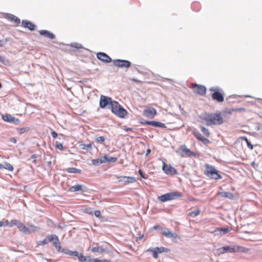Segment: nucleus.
Here are the masks:
<instances>
[{
	"label": "nucleus",
	"instance_id": "423d86ee",
	"mask_svg": "<svg viewBox=\"0 0 262 262\" xmlns=\"http://www.w3.org/2000/svg\"><path fill=\"white\" fill-rule=\"evenodd\" d=\"M192 89L194 93L203 96L205 94L206 88L205 86L198 84L196 83H192Z\"/></svg>",
	"mask_w": 262,
	"mask_h": 262
},
{
	"label": "nucleus",
	"instance_id": "39448f33",
	"mask_svg": "<svg viewBox=\"0 0 262 262\" xmlns=\"http://www.w3.org/2000/svg\"><path fill=\"white\" fill-rule=\"evenodd\" d=\"M114 101L111 97L101 95L100 99V107L101 108H104L108 105H110L111 108L112 107V103Z\"/></svg>",
	"mask_w": 262,
	"mask_h": 262
},
{
	"label": "nucleus",
	"instance_id": "de8ad7c7",
	"mask_svg": "<svg viewBox=\"0 0 262 262\" xmlns=\"http://www.w3.org/2000/svg\"><path fill=\"white\" fill-rule=\"evenodd\" d=\"M71 46L76 49H80L82 48L81 45L77 43H73L71 44Z\"/></svg>",
	"mask_w": 262,
	"mask_h": 262
},
{
	"label": "nucleus",
	"instance_id": "f3484780",
	"mask_svg": "<svg viewBox=\"0 0 262 262\" xmlns=\"http://www.w3.org/2000/svg\"><path fill=\"white\" fill-rule=\"evenodd\" d=\"M219 254H222L226 252L233 253L235 252L234 246H226L220 248L217 250Z\"/></svg>",
	"mask_w": 262,
	"mask_h": 262
},
{
	"label": "nucleus",
	"instance_id": "f704fd0d",
	"mask_svg": "<svg viewBox=\"0 0 262 262\" xmlns=\"http://www.w3.org/2000/svg\"><path fill=\"white\" fill-rule=\"evenodd\" d=\"M99 247H94L92 248V251L94 252H99L100 253H102L104 251V249H103L102 247H101L100 251L99 250Z\"/></svg>",
	"mask_w": 262,
	"mask_h": 262
},
{
	"label": "nucleus",
	"instance_id": "bf43d9fd",
	"mask_svg": "<svg viewBox=\"0 0 262 262\" xmlns=\"http://www.w3.org/2000/svg\"><path fill=\"white\" fill-rule=\"evenodd\" d=\"M100 214H101V213H100V212L99 211H98V210H96V211H94V215H95L96 217H99V216H100Z\"/></svg>",
	"mask_w": 262,
	"mask_h": 262
},
{
	"label": "nucleus",
	"instance_id": "338daca9",
	"mask_svg": "<svg viewBox=\"0 0 262 262\" xmlns=\"http://www.w3.org/2000/svg\"><path fill=\"white\" fill-rule=\"evenodd\" d=\"M31 158L35 160L37 158V156L36 155H33L31 156Z\"/></svg>",
	"mask_w": 262,
	"mask_h": 262
},
{
	"label": "nucleus",
	"instance_id": "a19ab883",
	"mask_svg": "<svg viewBox=\"0 0 262 262\" xmlns=\"http://www.w3.org/2000/svg\"><path fill=\"white\" fill-rule=\"evenodd\" d=\"M30 129V128L29 127H25L23 128H17V130L18 131V133L19 134H22L26 132H27Z\"/></svg>",
	"mask_w": 262,
	"mask_h": 262
},
{
	"label": "nucleus",
	"instance_id": "2eb2a0df",
	"mask_svg": "<svg viewBox=\"0 0 262 262\" xmlns=\"http://www.w3.org/2000/svg\"><path fill=\"white\" fill-rule=\"evenodd\" d=\"M88 190L87 187L82 184H78L71 186L69 191L71 192H76L81 191L82 192H86Z\"/></svg>",
	"mask_w": 262,
	"mask_h": 262
},
{
	"label": "nucleus",
	"instance_id": "b1692460",
	"mask_svg": "<svg viewBox=\"0 0 262 262\" xmlns=\"http://www.w3.org/2000/svg\"><path fill=\"white\" fill-rule=\"evenodd\" d=\"M125 183H132L135 182L137 180L133 177H123V179L121 180Z\"/></svg>",
	"mask_w": 262,
	"mask_h": 262
},
{
	"label": "nucleus",
	"instance_id": "5701e85b",
	"mask_svg": "<svg viewBox=\"0 0 262 262\" xmlns=\"http://www.w3.org/2000/svg\"><path fill=\"white\" fill-rule=\"evenodd\" d=\"M18 228L19 231L25 234H29V231L28 230V227H27L23 223L20 222L19 223Z\"/></svg>",
	"mask_w": 262,
	"mask_h": 262
},
{
	"label": "nucleus",
	"instance_id": "c756f323",
	"mask_svg": "<svg viewBox=\"0 0 262 262\" xmlns=\"http://www.w3.org/2000/svg\"><path fill=\"white\" fill-rule=\"evenodd\" d=\"M155 248L157 251L158 254H160L164 252H167L168 251H169L168 249L165 248L164 247H156Z\"/></svg>",
	"mask_w": 262,
	"mask_h": 262
},
{
	"label": "nucleus",
	"instance_id": "69168bd1",
	"mask_svg": "<svg viewBox=\"0 0 262 262\" xmlns=\"http://www.w3.org/2000/svg\"><path fill=\"white\" fill-rule=\"evenodd\" d=\"M10 141L12 142H13L14 143H16V140L14 138H12L10 140Z\"/></svg>",
	"mask_w": 262,
	"mask_h": 262
},
{
	"label": "nucleus",
	"instance_id": "774afa93",
	"mask_svg": "<svg viewBox=\"0 0 262 262\" xmlns=\"http://www.w3.org/2000/svg\"><path fill=\"white\" fill-rule=\"evenodd\" d=\"M4 61V58L0 56V62H3Z\"/></svg>",
	"mask_w": 262,
	"mask_h": 262
},
{
	"label": "nucleus",
	"instance_id": "58836bf2",
	"mask_svg": "<svg viewBox=\"0 0 262 262\" xmlns=\"http://www.w3.org/2000/svg\"><path fill=\"white\" fill-rule=\"evenodd\" d=\"M81 148L82 149L86 150H89L91 149L92 148V145L91 144H81Z\"/></svg>",
	"mask_w": 262,
	"mask_h": 262
},
{
	"label": "nucleus",
	"instance_id": "cd10ccee",
	"mask_svg": "<svg viewBox=\"0 0 262 262\" xmlns=\"http://www.w3.org/2000/svg\"><path fill=\"white\" fill-rule=\"evenodd\" d=\"M66 171L69 173H81V172L80 169L74 167L67 168Z\"/></svg>",
	"mask_w": 262,
	"mask_h": 262
},
{
	"label": "nucleus",
	"instance_id": "6e6d98bb",
	"mask_svg": "<svg viewBox=\"0 0 262 262\" xmlns=\"http://www.w3.org/2000/svg\"><path fill=\"white\" fill-rule=\"evenodd\" d=\"M8 40L6 39L4 40H0V47H2L4 46V44L8 42Z\"/></svg>",
	"mask_w": 262,
	"mask_h": 262
},
{
	"label": "nucleus",
	"instance_id": "6ab92c4d",
	"mask_svg": "<svg viewBox=\"0 0 262 262\" xmlns=\"http://www.w3.org/2000/svg\"><path fill=\"white\" fill-rule=\"evenodd\" d=\"M21 25L23 27L27 28L31 31L34 30L35 28V25L27 20H23Z\"/></svg>",
	"mask_w": 262,
	"mask_h": 262
},
{
	"label": "nucleus",
	"instance_id": "9b49d317",
	"mask_svg": "<svg viewBox=\"0 0 262 262\" xmlns=\"http://www.w3.org/2000/svg\"><path fill=\"white\" fill-rule=\"evenodd\" d=\"M162 168H163V171L167 174H170L174 175V174H177L178 173V172L174 167H173L171 166H168L165 163H163Z\"/></svg>",
	"mask_w": 262,
	"mask_h": 262
},
{
	"label": "nucleus",
	"instance_id": "bb28decb",
	"mask_svg": "<svg viewBox=\"0 0 262 262\" xmlns=\"http://www.w3.org/2000/svg\"><path fill=\"white\" fill-rule=\"evenodd\" d=\"M19 223L20 221L15 219L11 220L10 222L7 220V223L8 224L7 226L13 227V226H16L18 227Z\"/></svg>",
	"mask_w": 262,
	"mask_h": 262
},
{
	"label": "nucleus",
	"instance_id": "aec40b11",
	"mask_svg": "<svg viewBox=\"0 0 262 262\" xmlns=\"http://www.w3.org/2000/svg\"><path fill=\"white\" fill-rule=\"evenodd\" d=\"M39 32L41 35L46 36L47 37L51 39H53L55 38V36L49 31L42 30L39 31Z\"/></svg>",
	"mask_w": 262,
	"mask_h": 262
},
{
	"label": "nucleus",
	"instance_id": "e2e57ef3",
	"mask_svg": "<svg viewBox=\"0 0 262 262\" xmlns=\"http://www.w3.org/2000/svg\"><path fill=\"white\" fill-rule=\"evenodd\" d=\"M130 80L132 81H135V82H137V83L141 82V81L140 80L136 79L135 78H132V79H130Z\"/></svg>",
	"mask_w": 262,
	"mask_h": 262
},
{
	"label": "nucleus",
	"instance_id": "ddd939ff",
	"mask_svg": "<svg viewBox=\"0 0 262 262\" xmlns=\"http://www.w3.org/2000/svg\"><path fill=\"white\" fill-rule=\"evenodd\" d=\"M97 57L98 59L104 63H109L112 61L111 58L103 52L98 53L97 54Z\"/></svg>",
	"mask_w": 262,
	"mask_h": 262
},
{
	"label": "nucleus",
	"instance_id": "c9c22d12",
	"mask_svg": "<svg viewBox=\"0 0 262 262\" xmlns=\"http://www.w3.org/2000/svg\"><path fill=\"white\" fill-rule=\"evenodd\" d=\"M220 230L221 231V232L220 233L221 236L228 233L230 231L228 228H220Z\"/></svg>",
	"mask_w": 262,
	"mask_h": 262
},
{
	"label": "nucleus",
	"instance_id": "a18cd8bd",
	"mask_svg": "<svg viewBox=\"0 0 262 262\" xmlns=\"http://www.w3.org/2000/svg\"><path fill=\"white\" fill-rule=\"evenodd\" d=\"M235 252H245V248L241 246L234 247Z\"/></svg>",
	"mask_w": 262,
	"mask_h": 262
},
{
	"label": "nucleus",
	"instance_id": "5fc2aeb1",
	"mask_svg": "<svg viewBox=\"0 0 262 262\" xmlns=\"http://www.w3.org/2000/svg\"><path fill=\"white\" fill-rule=\"evenodd\" d=\"M140 176H141V177H142V178L144 179H147V177H145V174L143 173V172L141 170H139V171H138Z\"/></svg>",
	"mask_w": 262,
	"mask_h": 262
},
{
	"label": "nucleus",
	"instance_id": "79ce46f5",
	"mask_svg": "<svg viewBox=\"0 0 262 262\" xmlns=\"http://www.w3.org/2000/svg\"><path fill=\"white\" fill-rule=\"evenodd\" d=\"M243 139L246 141L248 147L250 149H252L253 148V145L250 143V142L248 140V138L246 137H243Z\"/></svg>",
	"mask_w": 262,
	"mask_h": 262
},
{
	"label": "nucleus",
	"instance_id": "4d7b16f0",
	"mask_svg": "<svg viewBox=\"0 0 262 262\" xmlns=\"http://www.w3.org/2000/svg\"><path fill=\"white\" fill-rule=\"evenodd\" d=\"M51 135H52V137L54 138H56L58 136L57 133L55 131H52L51 132Z\"/></svg>",
	"mask_w": 262,
	"mask_h": 262
},
{
	"label": "nucleus",
	"instance_id": "37998d69",
	"mask_svg": "<svg viewBox=\"0 0 262 262\" xmlns=\"http://www.w3.org/2000/svg\"><path fill=\"white\" fill-rule=\"evenodd\" d=\"M92 163L95 165H99L103 163V161H102V159H100L99 158H98L97 159L93 160Z\"/></svg>",
	"mask_w": 262,
	"mask_h": 262
},
{
	"label": "nucleus",
	"instance_id": "ea45409f",
	"mask_svg": "<svg viewBox=\"0 0 262 262\" xmlns=\"http://www.w3.org/2000/svg\"><path fill=\"white\" fill-rule=\"evenodd\" d=\"M49 243L47 240V237H46L43 240L40 241L38 242V246H43L46 244H48Z\"/></svg>",
	"mask_w": 262,
	"mask_h": 262
},
{
	"label": "nucleus",
	"instance_id": "49530a36",
	"mask_svg": "<svg viewBox=\"0 0 262 262\" xmlns=\"http://www.w3.org/2000/svg\"><path fill=\"white\" fill-rule=\"evenodd\" d=\"M117 160V158L116 157H112L107 156V162H115Z\"/></svg>",
	"mask_w": 262,
	"mask_h": 262
},
{
	"label": "nucleus",
	"instance_id": "680f3d73",
	"mask_svg": "<svg viewBox=\"0 0 262 262\" xmlns=\"http://www.w3.org/2000/svg\"><path fill=\"white\" fill-rule=\"evenodd\" d=\"M151 152L150 149H147L145 154V156L147 157Z\"/></svg>",
	"mask_w": 262,
	"mask_h": 262
},
{
	"label": "nucleus",
	"instance_id": "72a5a7b5",
	"mask_svg": "<svg viewBox=\"0 0 262 262\" xmlns=\"http://www.w3.org/2000/svg\"><path fill=\"white\" fill-rule=\"evenodd\" d=\"M3 168L8 169L9 171H12L13 170V166L9 163H5L4 165H3Z\"/></svg>",
	"mask_w": 262,
	"mask_h": 262
},
{
	"label": "nucleus",
	"instance_id": "393cba45",
	"mask_svg": "<svg viewBox=\"0 0 262 262\" xmlns=\"http://www.w3.org/2000/svg\"><path fill=\"white\" fill-rule=\"evenodd\" d=\"M62 253H64L66 254L76 257L78 256L79 253L77 251H72L68 249H63V251H62Z\"/></svg>",
	"mask_w": 262,
	"mask_h": 262
},
{
	"label": "nucleus",
	"instance_id": "f8f14e48",
	"mask_svg": "<svg viewBox=\"0 0 262 262\" xmlns=\"http://www.w3.org/2000/svg\"><path fill=\"white\" fill-rule=\"evenodd\" d=\"M141 124L144 125H152L156 127H160L162 128H166V126L164 123L156 121H144L142 122Z\"/></svg>",
	"mask_w": 262,
	"mask_h": 262
},
{
	"label": "nucleus",
	"instance_id": "a878e982",
	"mask_svg": "<svg viewBox=\"0 0 262 262\" xmlns=\"http://www.w3.org/2000/svg\"><path fill=\"white\" fill-rule=\"evenodd\" d=\"M221 194L222 197L227 198L230 200H233L234 199V195L231 192L224 191L221 192Z\"/></svg>",
	"mask_w": 262,
	"mask_h": 262
},
{
	"label": "nucleus",
	"instance_id": "dca6fc26",
	"mask_svg": "<svg viewBox=\"0 0 262 262\" xmlns=\"http://www.w3.org/2000/svg\"><path fill=\"white\" fill-rule=\"evenodd\" d=\"M192 134L198 140L202 142L204 144L207 145L210 143L209 140L203 137L198 130H194L192 132Z\"/></svg>",
	"mask_w": 262,
	"mask_h": 262
},
{
	"label": "nucleus",
	"instance_id": "473e14b6",
	"mask_svg": "<svg viewBox=\"0 0 262 262\" xmlns=\"http://www.w3.org/2000/svg\"><path fill=\"white\" fill-rule=\"evenodd\" d=\"M200 212H201V211L200 209H196V210H193V211H191L190 212H189V215H190L193 217H195L196 216H198L200 213Z\"/></svg>",
	"mask_w": 262,
	"mask_h": 262
},
{
	"label": "nucleus",
	"instance_id": "864d4df0",
	"mask_svg": "<svg viewBox=\"0 0 262 262\" xmlns=\"http://www.w3.org/2000/svg\"><path fill=\"white\" fill-rule=\"evenodd\" d=\"M153 228L155 229H159L161 231V232L163 230L164 228L159 226V225H155L153 227Z\"/></svg>",
	"mask_w": 262,
	"mask_h": 262
},
{
	"label": "nucleus",
	"instance_id": "09e8293b",
	"mask_svg": "<svg viewBox=\"0 0 262 262\" xmlns=\"http://www.w3.org/2000/svg\"><path fill=\"white\" fill-rule=\"evenodd\" d=\"M56 147L60 150H62L63 149L62 144L57 141L56 142Z\"/></svg>",
	"mask_w": 262,
	"mask_h": 262
},
{
	"label": "nucleus",
	"instance_id": "c85d7f7f",
	"mask_svg": "<svg viewBox=\"0 0 262 262\" xmlns=\"http://www.w3.org/2000/svg\"><path fill=\"white\" fill-rule=\"evenodd\" d=\"M57 236H58L56 235V234H49L46 237L47 238L48 243H49V242L53 243L55 239L57 240L56 237Z\"/></svg>",
	"mask_w": 262,
	"mask_h": 262
},
{
	"label": "nucleus",
	"instance_id": "4be33fe9",
	"mask_svg": "<svg viewBox=\"0 0 262 262\" xmlns=\"http://www.w3.org/2000/svg\"><path fill=\"white\" fill-rule=\"evenodd\" d=\"M7 18L9 20L14 21L16 26L20 23V19L13 14H8Z\"/></svg>",
	"mask_w": 262,
	"mask_h": 262
},
{
	"label": "nucleus",
	"instance_id": "0e129e2a",
	"mask_svg": "<svg viewBox=\"0 0 262 262\" xmlns=\"http://www.w3.org/2000/svg\"><path fill=\"white\" fill-rule=\"evenodd\" d=\"M143 237V235H142L137 238V241H140L142 239Z\"/></svg>",
	"mask_w": 262,
	"mask_h": 262
},
{
	"label": "nucleus",
	"instance_id": "7c9ffc66",
	"mask_svg": "<svg viewBox=\"0 0 262 262\" xmlns=\"http://www.w3.org/2000/svg\"><path fill=\"white\" fill-rule=\"evenodd\" d=\"M201 132L203 133V134L207 137H209L210 136V132L209 130L204 126L200 127Z\"/></svg>",
	"mask_w": 262,
	"mask_h": 262
},
{
	"label": "nucleus",
	"instance_id": "9d476101",
	"mask_svg": "<svg viewBox=\"0 0 262 262\" xmlns=\"http://www.w3.org/2000/svg\"><path fill=\"white\" fill-rule=\"evenodd\" d=\"M2 119L6 122L12 123L15 124H18L20 123V120L12 116L10 114H6L5 115H3Z\"/></svg>",
	"mask_w": 262,
	"mask_h": 262
},
{
	"label": "nucleus",
	"instance_id": "13d9d810",
	"mask_svg": "<svg viewBox=\"0 0 262 262\" xmlns=\"http://www.w3.org/2000/svg\"><path fill=\"white\" fill-rule=\"evenodd\" d=\"M107 156H104L103 157H101L99 159H102V161H103V163H105L106 162H107Z\"/></svg>",
	"mask_w": 262,
	"mask_h": 262
},
{
	"label": "nucleus",
	"instance_id": "c03bdc74",
	"mask_svg": "<svg viewBox=\"0 0 262 262\" xmlns=\"http://www.w3.org/2000/svg\"><path fill=\"white\" fill-rule=\"evenodd\" d=\"M38 228L36 226L34 225H31L29 227H28V230L29 231V234L32 232H35L37 231Z\"/></svg>",
	"mask_w": 262,
	"mask_h": 262
},
{
	"label": "nucleus",
	"instance_id": "e433bc0d",
	"mask_svg": "<svg viewBox=\"0 0 262 262\" xmlns=\"http://www.w3.org/2000/svg\"><path fill=\"white\" fill-rule=\"evenodd\" d=\"M105 140V138L103 136H100L97 137L95 141L98 144H102Z\"/></svg>",
	"mask_w": 262,
	"mask_h": 262
},
{
	"label": "nucleus",
	"instance_id": "2f4dec72",
	"mask_svg": "<svg viewBox=\"0 0 262 262\" xmlns=\"http://www.w3.org/2000/svg\"><path fill=\"white\" fill-rule=\"evenodd\" d=\"M149 251H151L152 252V257L154 258H157L158 257V253L155 248H150L147 250V252H149Z\"/></svg>",
	"mask_w": 262,
	"mask_h": 262
},
{
	"label": "nucleus",
	"instance_id": "1a4fd4ad",
	"mask_svg": "<svg viewBox=\"0 0 262 262\" xmlns=\"http://www.w3.org/2000/svg\"><path fill=\"white\" fill-rule=\"evenodd\" d=\"M157 114V111L154 107H148L145 109L143 115L150 119H153Z\"/></svg>",
	"mask_w": 262,
	"mask_h": 262
},
{
	"label": "nucleus",
	"instance_id": "4468645a",
	"mask_svg": "<svg viewBox=\"0 0 262 262\" xmlns=\"http://www.w3.org/2000/svg\"><path fill=\"white\" fill-rule=\"evenodd\" d=\"M161 234L166 237L171 239H175L178 237V235L176 233L171 232L170 229L167 228H164L163 230L161 232Z\"/></svg>",
	"mask_w": 262,
	"mask_h": 262
},
{
	"label": "nucleus",
	"instance_id": "412c9836",
	"mask_svg": "<svg viewBox=\"0 0 262 262\" xmlns=\"http://www.w3.org/2000/svg\"><path fill=\"white\" fill-rule=\"evenodd\" d=\"M56 239L57 241H55V239L54 242L52 243V244L58 252H62V251H63V249H62L61 247V244L58 236L56 237Z\"/></svg>",
	"mask_w": 262,
	"mask_h": 262
},
{
	"label": "nucleus",
	"instance_id": "a211bd4d",
	"mask_svg": "<svg viewBox=\"0 0 262 262\" xmlns=\"http://www.w3.org/2000/svg\"><path fill=\"white\" fill-rule=\"evenodd\" d=\"M212 98L213 100H215L219 102H222L224 100L223 95L217 91H215L212 94Z\"/></svg>",
	"mask_w": 262,
	"mask_h": 262
},
{
	"label": "nucleus",
	"instance_id": "f257e3e1",
	"mask_svg": "<svg viewBox=\"0 0 262 262\" xmlns=\"http://www.w3.org/2000/svg\"><path fill=\"white\" fill-rule=\"evenodd\" d=\"M199 121L207 126L219 125L224 123V119L221 113H202L199 116Z\"/></svg>",
	"mask_w": 262,
	"mask_h": 262
},
{
	"label": "nucleus",
	"instance_id": "4c0bfd02",
	"mask_svg": "<svg viewBox=\"0 0 262 262\" xmlns=\"http://www.w3.org/2000/svg\"><path fill=\"white\" fill-rule=\"evenodd\" d=\"M78 259H79V260L81 262H86V260L87 259L86 258V256H84L82 254L80 253H78V256H77Z\"/></svg>",
	"mask_w": 262,
	"mask_h": 262
},
{
	"label": "nucleus",
	"instance_id": "0eeeda50",
	"mask_svg": "<svg viewBox=\"0 0 262 262\" xmlns=\"http://www.w3.org/2000/svg\"><path fill=\"white\" fill-rule=\"evenodd\" d=\"M179 150L181 156L183 157H190L195 156L193 152L187 148L185 145L181 146Z\"/></svg>",
	"mask_w": 262,
	"mask_h": 262
},
{
	"label": "nucleus",
	"instance_id": "3c124183",
	"mask_svg": "<svg viewBox=\"0 0 262 262\" xmlns=\"http://www.w3.org/2000/svg\"><path fill=\"white\" fill-rule=\"evenodd\" d=\"M86 258L87 262H94V260L97 259V258H91L90 256H86Z\"/></svg>",
	"mask_w": 262,
	"mask_h": 262
},
{
	"label": "nucleus",
	"instance_id": "6e6552de",
	"mask_svg": "<svg viewBox=\"0 0 262 262\" xmlns=\"http://www.w3.org/2000/svg\"><path fill=\"white\" fill-rule=\"evenodd\" d=\"M114 62L116 67L121 68H128L131 66V62L127 60L116 59L114 61Z\"/></svg>",
	"mask_w": 262,
	"mask_h": 262
},
{
	"label": "nucleus",
	"instance_id": "052dcab7",
	"mask_svg": "<svg viewBox=\"0 0 262 262\" xmlns=\"http://www.w3.org/2000/svg\"><path fill=\"white\" fill-rule=\"evenodd\" d=\"M123 128L126 132L132 131L133 130V129L132 128L127 127L126 126H123Z\"/></svg>",
	"mask_w": 262,
	"mask_h": 262
},
{
	"label": "nucleus",
	"instance_id": "603ef678",
	"mask_svg": "<svg viewBox=\"0 0 262 262\" xmlns=\"http://www.w3.org/2000/svg\"><path fill=\"white\" fill-rule=\"evenodd\" d=\"M7 220L0 221V227L2 226H7Z\"/></svg>",
	"mask_w": 262,
	"mask_h": 262
},
{
	"label": "nucleus",
	"instance_id": "20e7f679",
	"mask_svg": "<svg viewBox=\"0 0 262 262\" xmlns=\"http://www.w3.org/2000/svg\"><path fill=\"white\" fill-rule=\"evenodd\" d=\"M181 195L179 192H172L161 195L158 197L159 199L162 202L170 201L176 198L181 197Z\"/></svg>",
	"mask_w": 262,
	"mask_h": 262
},
{
	"label": "nucleus",
	"instance_id": "8fccbe9b",
	"mask_svg": "<svg viewBox=\"0 0 262 262\" xmlns=\"http://www.w3.org/2000/svg\"><path fill=\"white\" fill-rule=\"evenodd\" d=\"M220 228H217L214 230L213 233H214L215 235H220V233L221 232V231H220Z\"/></svg>",
	"mask_w": 262,
	"mask_h": 262
},
{
	"label": "nucleus",
	"instance_id": "7ed1b4c3",
	"mask_svg": "<svg viewBox=\"0 0 262 262\" xmlns=\"http://www.w3.org/2000/svg\"><path fill=\"white\" fill-rule=\"evenodd\" d=\"M112 112L117 116L123 118L127 114V111L118 102L114 101L112 103Z\"/></svg>",
	"mask_w": 262,
	"mask_h": 262
},
{
	"label": "nucleus",
	"instance_id": "f03ea898",
	"mask_svg": "<svg viewBox=\"0 0 262 262\" xmlns=\"http://www.w3.org/2000/svg\"><path fill=\"white\" fill-rule=\"evenodd\" d=\"M204 173L207 177L211 179L217 180L222 178L219 171L212 165L207 164L206 165V169L204 170Z\"/></svg>",
	"mask_w": 262,
	"mask_h": 262
}]
</instances>
